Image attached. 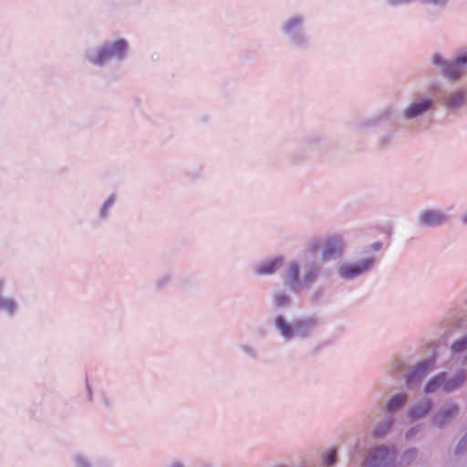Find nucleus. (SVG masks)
Wrapping results in <instances>:
<instances>
[{"instance_id": "1a4fd4ad", "label": "nucleus", "mask_w": 467, "mask_h": 467, "mask_svg": "<svg viewBox=\"0 0 467 467\" xmlns=\"http://www.w3.org/2000/svg\"><path fill=\"white\" fill-rule=\"evenodd\" d=\"M435 108V101L432 98L427 96H417L404 109L402 117L406 120L415 119L427 115Z\"/></svg>"}, {"instance_id": "e433bc0d", "label": "nucleus", "mask_w": 467, "mask_h": 467, "mask_svg": "<svg viewBox=\"0 0 467 467\" xmlns=\"http://www.w3.org/2000/svg\"><path fill=\"white\" fill-rule=\"evenodd\" d=\"M370 248L375 252L379 251L382 248V243L375 242L370 245Z\"/></svg>"}, {"instance_id": "f03ea898", "label": "nucleus", "mask_w": 467, "mask_h": 467, "mask_svg": "<svg viewBox=\"0 0 467 467\" xmlns=\"http://www.w3.org/2000/svg\"><path fill=\"white\" fill-rule=\"evenodd\" d=\"M274 324L280 336L290 341L294 338L306 339L310 337L320 324L317 315L304 316L288 322L285 317L276 316Z\"/></svg>"}, {"instance_id": "ea45409f", "label": "nucleus", "mask_w": 467, "mask_h": 467, "mask_svg": "<svg viewBox=\"0 0 467 467\" xmlns=\"http://www.w3.org/2000/svg\"><path fill=\"white\" fill-rule=\"evenodd\" d=\"M462 364H467V354L462 358Z\"/></svg>"}, {"instance_id": "ddd939ff", "label": "nucleus", "mask_w": 467, "mask_h": 467, "mask_svg": "<svg viewBox=\"0 0 467 467\" xmlns=\"http://www.w3.org/2000/svg\"><path fill=\"white\" fill-rule=\"evenodd\" d=\"M459 411L460 409L457 404H445L433 415L431 418V423L437 428H443L459 414Z\"/></svg>"}, {"instance_id": "c756f323", "label": "nucleus", "mask_w": 467, "mask_h": 467, "mask_svg": "<svg viewBox=\"0 0 467 467\" xmlns=\"http://www.w3.org/2000/svg\"><path fill=\"white\" fill-rule=\"evenodd\" d=\"M387 4L390 6H400V5H410L414 3H419L420 0H386Z\"/></svg>"}, {"instance_id": "72a5a7b5", "label": "nucleus", "mask_w": 467, "mask_h": 467, "mask_svg": "<svg viewBox=\"0 0 467 467\" xmlns=\"http://www.w3.org/2000/svg\"><path fill=\"white\" fill-rule=\"evenodd\" d=\"M171 281V275L166 274V275H163L161 276H160L157 280H156V285L159 287V288H162L164 287L169 282Z\"/></svg>"}, {"instance_id": "473e14b6", "label": "nucleus", "mask_w": 467, "mask_h": 467, "mask_svg": "<svg viewBox=\"0 0 467 467\" xmlns=\"http://www.w3.org/2000/svg\"><path fill=\"white\" fill-rule=\"evenodd\" d=\"M449 1L450 0H420V4L432 5L443 7L449 3Z\"/></svg>"}, {"instance_id": "6e6552de", "label": "nucleus", "mask_w": 467, "mask_h": 467, "mask_svg": "<svg viewBox=\"0 0 467 467\" xmlns=\"http://www.w3.org/2000/svg\"><path fill=\"white\" fill-rule=\"evenodd\" d=\"M397 453L386 445L371 450L366 457L363 467H397Z\"/></svg>"}, {"instance_id": "393cba45", "label": "nucleus", "mask_w": 467, "mask_h": 467, "mask_svg": "<svg viewBox=\"0 0 467 467\" xmlns=\"http://www.w3.org/2000/svg\"><path fill=\"white\" fill-rule=\"evenodd\" d=\"M418 450L416 448H410L406 450L400 457V463L404 465L410 464L417 457Z\"/></svg>"}, {"instance_id": "f257e3e1", "label": "nucleus", "mask_w": 467, "mask_h": 467, "mask_svg": "<svg viewBox=\"0 0 467 467\" xmlns=\"http://www.w3.org/2000/svg\"><path fill=\"white\" fill-rule=\"evenodd\" d=\"M322 271L321 265L316 260L306 261L303 264V276L300 278V264L290 261L282 274L284 285L294 293L303 289H309L319 278Z\"/></svg>"}, {"instance_id": "f8f14e48", "label": "nucleus", "mask_w": 467, "mask_h": 467, "mask_svg": "<svg viewBox=\"0 0 467 467\" xmlns=\"http://www.w3.org/2000/svg\"><path fill=\"white\" fill-rule=\"evenodd\" d=\"M395 114V109L391 106H388L374 115L360 119L357 122L356 127L361 131L367 129L375 128L383 121H388L393 119Z\"/></svg>"}, {"instance_id": "6ab92c4d", "label": "nucleus", "mask_w": 467, "mask_h": 467, "mask_svg": "<svg viewBox=\"0 0 467 467\" xmlns=\"http://www.w3.org/2000/svg\"><path fill=\"white\" fill-rule=\"evenodd\" d=\"M393 423H394V418L391 415L386 416L382 420L379 421L376 424V426L372 431L373 437L378 440L385 438V436L390 431Z\"/></svg>"}, {"instance_id": "7ed1b4c3", "label": "nucleus", "mask_w": 467, "mask_h": 467, "mask_svg": "<svg viewBox=\"0 0 467 467\" xmlns=\"http://www.w3.org/2000/svg\"><path fill=\"white\" fill-rule=\"evenodd\" d=\"M431 60L450 81L459 80L467 72V49L460 52L453 60L446 59L440 53H434Z\"/></svg>"}, {"instance_id": "2eb2a0df", "label": "nucleus", "mask_w": 467, "mask_h": 467, "mask_svg": "<svg viewBox=\"0 0 467 467\" xmlns=\"http://www.w3.org/2000/svg\"><path fill=\"white\" fill-rule=\"evenodd\" d=\"M283 264L284 257L279 255L254 265L253 271L257 275H271L275 274Z\"/></svg>"}, {"instance_id": "58836bf2", "label": "nucleus", "mask_w": 467, "mask_h": 467, "mask_svg": "<svg viewBox=\"0 0 467 467\" xmlns=\"http://www.w3.org/2000/svg\"><path fill=\"white\" fill-rule=\"evenodd\" d=\"M87 391H88V400H91V389L88 385H87Z\"/></svg>"}, {"instance_id": "a19ab883", "label": "nucleus", "mask_w": 467, "mask_h": 467, "mask_svg": "<svg viewBox=\"0 0 467 467\" xmlns=\"http://www.w3.org/2000/svg\"><path fill=\"white\" fill-rule=\"evenodd\" d=\"M202 467H211V466H209V465H205V466H202Z\"/></svg>"}, {"instance_id": "4be33fe9", "label": "nucleus", "mask_w": 467, "mask_h": 467, "mask_svg": "<svg viewBox=\"0 0 467 467\" xmlns=\"http://www.w3.org/2000/svg\"><path fill=\"white\" fill-rule=\"evenodd\" d=\"M304 143L309 150H319L323 146L324 139L319 132H310L305 136Z\"/></svg>"}, {"instance_id": "aec40b11", "label": "nucleus", "mask_w": 467, "mask_h": 467, "mask_svg": "<svg viewBox=\"0 0 467 467\" xmlns=\"http://www.w3.org/2000/svg\"><path fill=\"white\" fill-rule=\"evenodd\" d=\"M273 304L276 308H289L293 299L286 291L278 290L273 294Z\"/></svg>"}, {"instance_id": "b1692460", "label": "nucleus", "mask_w": 467, "mask_h": 467, "mask_svg": "<svg viewBox=\"0 0 467 467\" xmlns=\"http://www.w3.org/2000/svg\"><path fill=\"white\" fill-rule=\"evenodd\" d=\"M115 202V194H110L99 209V218L105 220L109 216V211Z\"/></svg>"}, {"instance_id": "a878e982", "label": "nucleus", "mask_w": 467, "mask_h": 467, "mask_svg": "<svg viewBox=\"0 0 467 467\" xmlns=\"http://www.w3.org/2000/svg\"><path fill=\"white\" fill-rule=\"evenodd\" d=\"M324 295H325V288L323 286H318L317 287L311 294L310 296V303L312 305H317L319 304L323 297H324Z\"/></svg>"}, {"instance_id": "dca6fc26", "label": "nucleus", "mask_w": 467, "mask_h": 467, "mask_svg": "<svg viewBox=\"0 0 467 467\" xmlns=\"http://www.w3.org/2000/svg\"><path fill=\"white\" fill-rule=\"evenodd\" d=\"M466 101V91L464 89H455L444 96L442 103L449 110H457L461 109Z\"/></svg>"}, {"instance_id": "c85d7f7f", "label": "nucleus", "mask_w": 467, "mask_h": 467, "mask_svg": "<svg viewBox=\"0 0 467 467\" xmlns=\"http://www.w3.org/2000/svg\"><path fill=\"white\" fill-rule=\"evenodd\" d=\"M73 460L75 467H90L88 460L82 454H76Z\"/></svg>"}, {"instance_id": "bb28decb", "label": "nucleus", "mask_w": 467, "mask_h": 467, "mask_svg": "<svg viewBox=\"0 0 467 467\" xmlns=\"http://www.w3.org/2000/svg\"><path fill=\"white\" fill-rule=\"evenodd\" d=\"M393 136H394L393 130H389V131L386 132L385 134L379 136V145L380 147L389 146L390 144V142L392 141Z\"/></svg>"}, {"instance_id": "9d476101", "label": "nucleus", "mask_w": 467, "mask_h": 467, "mask_svg": "<svg viewBox=\"0 0 467 467\" xmlns=\"http://www.w3.org/2000/svg\"><path fill=\"white\" fill-rule=\"evenodd\" d=\"M345 249V241L339 234H334L326 238L322 244L321 259L324 262L338 259Z\"/></svg>"}, {"instance_id": "39448f33", "label": "nucleus", "mask_w": 467, "mask_h": 467, "mask_svg": "<svg viewBox=\"0 0 467 467\" xmlns=\"http://www.w3.org/2000/svg\"><path fill=\"white\" fill-rule=\"evenodd\" d=\"M128 44L124 39L103 44L97 51H88L86 58L93 65L101 67L110 59L121 60L125 57Z\"/></svg>"}, {"instance_id": "7c9ffc66", "label": "nucleus", "mask_w": 467, "mask_h": 467, "mask_svg": "<svg viewBox=\"0 0 467 467\" xmlns=\"http://www.w3.org/2000/svg\"><path fill=\"white\" fill-rule=\"evenodd\" d=\"M465 451H467V432L459 441V443L455 449V454L461 455V454H463Z\"/></svg>"}, {"instance_id": "9b49d317", "label": "nucleus", "mask_w": 467, "mask_h": 467, "mask_svg": "<svg viewBox=\"0 0 467 467\" xmlns=\"http://www.w3.org/2000/svg\"><path fill=\"white\" fill-rule=\"evenodd\" d=\"M433 364L434 358H426L418 362L404 377L407 389H413L420 386Z\"/></svg>"}, {"instance_id": "2f4dec72", "label": "nucleus", "mask_w": 467, "mask_h": 467, "mask_svg": "<svg viewBox=\"0 0 467 467\" xmlns=\"http://www.w3.org/2000/svg\"><path fill=\"white\" fill-rule=\"evenodd\" d=\"M241 349L249 357L255 358L257 357V351L254 347L245 344L241 347Z\"/></svg>"}, {"instance_id": "4c0bfd02", "label": "nucleus", "mask_w": 467, "mask_h": 467, "mask_svg": "<svg viewBox=\"0 0 467 467\" xmlns=\"http://www.w3.org/2000/svg\"><path fill=\"white\" fill-rule=\"evenodd\" d=\"M461 222L463 225H467V213L461 216Z\"/></svg>"}, {"instance_id": "20e7f679", "label": "nucleus", "mask_w": 467, "mask_h": 467, "mask_svg": "<svg viewBox=\"0 0 467 467\" xmlns=\"http://www.w3.org/2000/svg\"><path fill=\"white\" fill-rule=\"evenodd\" d=\"M305 22L306 17L303 15H294L281 25V32L289 43L301 49L309 47V37L305 30Z\"/></svg>"}, {"instance_id": "a211bd4d", "label": "nucleus", "mask_w": 467, "mask_h": 467, "mask_svg": "<svg viewBox=\"0 0 467 467\" xmlns=\"http://www.w3.org/2000/svg\"><path fill=\"white\" fill-rule=\"evenodd\" d=\"M407 402L408 395L406 393H397L386 403L385 410L389 415H391L402 410Z\"/></svg>"}, {"instance_id": "412c9836", "label": "nucleus", "mask_w": 467, "mask_h": 467, "mask_svg": "<svg viewBox=\"0 0 467 467\" xmlns=\"http://www.w3.org/2000/svg\"><path fill=\"white\" fill-rule=\"evenodd\" d=\"M446 378V372H441L436 376L432 377L428 383L425 385L424 391L427 394L433 393L437 389H441L444 391V380Z\"/></svg>"}, {"instance_id": "0eeeda50", "label": "nucleus", "mask_w": 467, "mask_h": 467, "mask_svg": "<svg viewBox=\"0 0 467 467\" xmlns=\"http://www.w3.org/2000/svg\"><path fill=\"white\" fill-rule=\"evenodd\" d=\"M451 215L445 210L436 207L421 209L416 217L419 227L423 229H436L449 224Z\"/></svg>"}, {"instance_id": "c9c22d12", "label": "nucleus", "mask_w": 467, "mask_h": 467, "mask_svg": "<svg viewBox=\"0 0 467 467\" xmlns=\"http://www.w3.org/2000/svg\"><path fill=\"white\" fill-rule=\"evenodd\" d=\"M167 467H186V466L182 462L176 460V461L171 462L170 463V465Z\"/></svg>"}, {"instance_id": "cd10ccee", "label": "nucleus", "mask_w": 467, "mask_h": 467, "mask_svg": "<svg viewBox=\"0 0 467 467\" xmlns=\"http://www.w3.org/2000/svg\"><path fill=\"white\" fill-rule=\"evenodd\" d=\"M337 462V451L335 449H331L327 455L323 460V464L327 467L333 466Z\"/></svg>"}, {"instance_id": "5701e85b", "label": "nucleus", "mask_w": 467, "mask_h": 467, "mask_svg": "<svg viewBox=\"0 0 467 467\" xmlns=\"http://www.w3.org/2000/svg\"><path fill=\"white\" fill-rule=\"evenodd\" d=\"M450 349L453 354H461L467 350V335L452 342Z\"/></svg>"}, {"instance_id": "423d86ee", "label": "nucleus", "mask_w": 467, "mask_h": 467, "mask_svg": "<svg viewBox=\"0 0 467 467\" xmlns=\"http://www.w3.org/2000/svg\"><path fill=\"white\" fill-rule=\"evenodd\" d=\"M378 263L374 254H369L355 262L342 264L337 270L338 276L343 280H354L371 272Z\"/></svg>"}, {"instance_id": "f704fd0d", "label": "nucleus", "mask_w": 467, "mask_h": 467, "mask_svg": "<svg viewBox=\"0 0 467 467\" xmlns=\"http://www.w3.org/2000/svg\"><path fill=\"white\" fill-rule=\"evenodd\" d=\"M420 430H421L420 426H415V427L410 429L406 432V439L407 440L412 439L414 436H416L420 431Z\"/></svg>"}, {"instance_id": "4468645a", "label": "nucleus", "mask_w": 467, "mask_h": 467, "mask_svg": "<svg viewBox=\"0 0 467 467\" xmlns=\"http://www.w3.org/2000/svg\"><path fill=\"white\" fill-rule=\"evenodd\" d=\"M432 409V401L428 399H422L416 401L407 410V417L410 420H419L424 419Z\"/></svg>"}, {"instance_id": "f3484780", "label": "nucleus", "mask_w": 467, "mask_h": 467, "mask_svg": "<svg viewBox=\"0 0 467 467\" xmlns=\"http://www.w3.org/2000/svg\"><path fill=\"white\" fill-rule=\"evenodd\" d=\"M467 379V374L464 369H457L453 376L450 377L446 372L444 380V392L451 393L461 389Z\"/></svg>"}]
</instances>
